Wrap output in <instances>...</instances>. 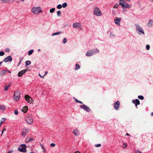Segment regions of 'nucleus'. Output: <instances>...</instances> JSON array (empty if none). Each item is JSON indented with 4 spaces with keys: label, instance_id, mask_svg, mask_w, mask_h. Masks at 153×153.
<instances>
[{
    "label": "nucleus",
    "instance_id": "obj_1",
    "mask_svg": "<svg viewBox=\"0 0 153 153\" xmlns=\"http://www.w3.org/2000/svg\"><path fill=\"white\" fill-rule=\"evenodd\" d=\"M135 25L136 27V32L138 34L140 35L145 34L143 29L140 25L135 24Z\"/></svg>",
    "mask_w": 153,
    "mask_h": 153
},
{
    "label": "nucleus",
    "instance_id": "obj_2",
    "mask_svg": "<svg viewBox=\"0 0 153 153\" xmlns=\"http://www.w3.org/2000/svg\"><path fill=\"white\" fill-rule=\"evenodd\" d=\"M20 98V92L18 91H16L14 93L13 95V100L15 101H18Z\"/></svg>",
    "mask_w": 153,
    "mask_h": 153
},
{
    "label": "nucleus",
    "instance_id": "obj_3",
    "mask_svg": "<svg viewBox=\"0 0 153 153\" xmlns=\"http://www.w3.org/2000/svg\"><path fill=\"white\" fill-rule=\"evenodd\" d=\"M42 11L41 8L39 7H33L31 9V11L34 14H37Z\"/></svg>",
    "mask_w": 153,
    "mask_h": 153
},
{
    "label": "nucleus",
    "instance_id": "obj_4",
    "mask_svg": "<svg viewBox=\"0 0 153 153\" xmlns=\"http://www.w3.org/2000/svg\"><path fill=\"white\" fill-rule=\"evenodd\" d=\"M119 4L121 5L123 9L127 8L130 6L125 1V0H120Z\"/></svg>",
    "mask_w": 153,
    "mask_h": 153
},
{
    "label": "nucleus",
    "instance_id": "obj_5",
    "mask_svg": "<svg viewBox=\"0 0 153 153\" xmlns=\"http://www.w3.org/2000/svg\"><path fill=\"white\" fill-rule=\"evenodd\" d=\"M94 13L95 15L97 16H100L102 15L100 10L97 7L94 8Z\"/></svg>",
    "mask_w": 153,
    "mask_h": 153
},
{
    "label": "nucleus",
    "instance_id": "obj_6",
    "mask_svg": "<svg viewBox=\"0 0 153 153\" xmlns=\"http://www.w3.org/2000/svg\"><path fill=\"white\" fill-rule=\"evenodd\" d=\"M26 146L25 144L21 145L18 148V150L20 152H26Z\"/></svg>",
    "mask_w": 153,
    "mask_h": 153
},
{
    "label": "nucleus",
    "instance_id": "obj_7",
    "mask_svg": "<svg viewBox=\"0 0 153 153\" xmlns=\"http://www.w3.org/2000/svg\"><path fill=\"white\" fill-rule=\"evenodd\" d=\"M25 100L27 101L28 102L31 104L33 102V100L32 98L31 97H30V96H29L28 95H25Z\"/></svg>",
    "mask_w": 153,
    "mask_h": 153
},
{
    "label": "nucleus",
    "instance_id": "obj_8",
    "mask_svg": "<svg viewBox=\"0 0 153 153\" xmlns=\"http://www.w3.org/2000/svg\"><path fill=\"white\" fill-rule=\"evenodd\" d=\"M120 105V102L119 101H116L114 104V109L116 110L118 109Z\"/></svg>",
    "mask_w": 153,
    "mask_h": 153
},
{
    "label": "nucleus",
    "instance_id": "obj_9",
    "mask_svg": "<svg viewBox=\"0 0 153 153\" xmlns=\"http://www.w3.org/2000/svg\"><path fill=\"white\" fill-rule=\"evenodd\" d=\"M81 108L83 109L86 111L89 112L91 111L90 108L88 107L87 106L85 105H82L80 106Z\"/></svg>",
    "mask_w": 153,
    "mask_h": 153
},
{
    "label": "nucleus",
    "instance_id": "obj_10",
    "mask_svg": "<svg viewBox=\"0 0 153 153\" xmlns=\"http://www.w3.org/2000/svg\"><path fill=\"white\" fill-rule=\"evenodd\" d=\"M27 71H28V69H27L21 71L18 73V76L19 77L22 76Z\"/></svg>",
    "mask_w": 153,
    "mask_h": 153
},
{
    "label": "nucleus",
    "instance_id": "obj_11",
    "mask_svg": "<svg viewBox=\"0 0 153 153\" xmlns=\"http://www.w3.org/2000/svg\"><path fill=\"white\" fill-rule=\"evenodd\" d=\"M26 120L27 123L29 124H31L33 123V119L31 117H27Z\"/></svg>",
    "mask_w": 153,
    "mask_h": 153
},
{
    "label": "nucleus",
    "instance_id": "obj_12",
    "mask_svg": "<svg viewBox=\"0 0 153 153\" xmlns=\"http://www.w3.org/2000/svg\"><path fill=\"white\" fill-rule=\"evenodd\" d=\"M28 132V129L27 128H23L22 132V136L25 137L27 134Z\"/></svg>",
    "mask_w": 153,
    "mask_h": 153
},
{
    "label": "nucleus",
    "instance_id": "obj_13",
    "mask_svg": "<svg viewBox=\"0 0 153 153\" xmlns=\"http://www.w3.org/2000/svg\"><path fill=\"white\" fill-rule=\"evenodd\" d=\"M73 27L74 28L77 29L80 28L81 25L79 23L76 22L73 24Z\"/></svg>",
    "mask_w": 153,
    "mask_h": 153
},
{
    "label": "nucleus",
    "instance_id": "obj_14",
    "mask_svg": "<svg viewBox=\"0 0 153 153\" xmlns=\"http://www.w3.org/2000/svg\"><path fill=\"white\" fill-rule=\"evenodd\" d=\"M132 102L135 105V106L137 108V105H139L140 104V101L137 99H136L135 100H133L132 101Z\"/></svg>",
    "mask_w": 153,
    "mask_h": 153
},
{
    "label": "nucleus",
    "instance_id": "obj_15",
    "mask_svg": "<svg viewBox=\"0 0 153 153\" xmlns=\"http://www.w3.org/2000/svg\"><path fill=\"white\" fill-rule=\"evenodd\" d=\"M85 55L87 56H90L93 55V52L91 51V50L87 51Z\"/></svg>",
    "mask_w": 153,
    "mask_h": 153
},
{
    "label": "nucleus",
    "instance_id": "obj_16",
    "mask_svg": "<svg viewBox=\"0 0 153 153\" xmlns=\"http://www.w3.org/2000/svg\"><path fill=\"white\" fill-rule=\"evenodd\" d=\"M73 133L75 135L77 136L79 135L80 134L79 130L77 129H76L74 130Z\"/></svg>",
    "mask_w": 153,
    "mask_h": 153
},
{
    "label": "nucleus",
    "instance_id": "obj_17",
    "mask_svg": "<svg viewBox=\"0 0 153 153\" xmlns=\"http://www.w3.org/2000/svg\"><path fill=\"white\" fill-rule=\"evenodd\" d=\"M91 50V51L93 52V55L99 52V51L97 48H94L93 50Z\"/></svg>",
    "mask_w": 153,
    "mask_h": 153
},
{
    "label": "nucleus",
    "instance_id": "obj_18",
    "mask_svg": "<svg viewBox=\"0 0 153 153\" xmlns=\"http://www.w3.org/2000/svg\"><path fill=\"white\" fill-rule=\"evenodd\" d=\"M28 110V108L26 106H25L23 108H22V112L26 113Z\"/></svg>",
    "mask_w": 153,
    "mask_h": 153
},
{
    "label": "nucleus",
    "instance_id": "obj_19",
    "mask_svg": "<svg viewBox=\"0 0 153 153\" xmlns=\"http://www.w3.org/2000/svg\"><path fill=\"white\" fill-rule=\"evenodd\" d=\"M153 24V21L152 20H150L148 24V27H151Z\"/></svg>",
    "mask_w": 153,
    "mask_h": 153
},
{
    "label": "nucleus",
    "instance_id": "obj_20",
    "mask_svg": "<svg viewBox=\"0 0 153 153\" xmlns=\"http://www.w3.org/2000/svg\"><path fill=\"white\" fill-rule=\"evenodd\" d=\"M34 140V139L33 138H27L26 139V143H29Z\"/></svg>",
    "mask_w": 153,
    "mask_h": 153
},
{
    "label": "nucleus",
    "instance_id": "obj_21",
    "mask_svg": "<svg viewBox=\"0 0 153 153\" xmlns=\"http://www.w3.org/2000/svg\"><path fill=\"white\" fill-rule=\"evenodd\" d=\"M121 20H114L115 23L117 25H120V22Z\"/></svg>",
    "mask_w": 153,
    "mask_h": 153
},
{
    "label": "nucleus",
    "instance_id": "obj_22",
    "mask_svg": "<svg viewBox=\"0 0 153 153\" xmlns=\"http://www.w3.org/2000/svg\"><path fill=\"white\" fill-rule=\"evenodd\" d=\"M75 66L76 67L74 68L75 70H77L80 68V66L79 64H76Z\"/></svg>",
    "mask_w": 153,
    "mask_h": 153
},
{
    "label": "nucleus",
    "instance_id": "obj_23",
    "mask_svg": "<svg viewBox=\"0 0 153 153\" xmlns=\"http://www.w3.org/2000/svg\"><path fill=\"white\" fill-rule=\"evenodd\" d=\"M10 61V56L7 57L4 60V61L5 62H7Z\"/></svg>",
    "mask_w": 153,
    "mask_h": 153
},
{
    "label": "nucleus",
    "instance_id": "obj_24",
    "mask_svg": "<svg viewBox=\"0 0 153 153\" xmlns=\"http://www.w3.org/2000/svg\"><path fill=\"white\" fill-rule=\"evenodd\" d=\"M34 50L33 49H31L28 52V54L29 56L31 55L33 52Z\"/></svg>",
    "mask_w": 153,
    "mask_h": 153
},
{
    "label": "nucleus",
    "instance_id": "obj_25",
    "mask_svg": "<svg viewBox=\"0 0 153 153\" xmlns=\"http://www.w3.org/2000/svg\"><path fill=\"white\" fill-rule=\"evenodd\" d=\"M61 33V31H59L58 32L54 33H53L52 34V36H55V35H58L60 34Z\"/></svg>",
    "mask_w": 153,
    "mask_h": 153
},
{
    "label": "nucleus",
    "instance_id": "obj_26",
    "mask_svg": "<svg viewBox=\"0 0 153 153\" xmlns=\"http://www.w3.org/2000/svg\"><path fill=\"white\" fill-rule=\"evenodd\" d=\"M31 63L30 61L29 60H27L25 62V65L28 66L30 65Z\"/></svg>",
    "mask_w": 153,
    "mask_h": 153
},
{
    "label": "nucleus",
    "instance_id": "obj_27",
    "mask_svg": "<svg viewBox=\"0 0 153 153\" xmlns=\"http://www.w3.org/2000/svg\"><path fill=\"white\" fill-rule=\"evenodd\" d=\"M5 107L3 105H0V110L3 111L5 109Z\"/></svg>",
    "mask_w": 153,
    "mask_h": 153
},
{
    "label": "nucleus",
    "instance_id": "obj_28",
    "mask_svg": "<svg viewBox=\"0 0 153 153\" xmlns=\"http://www.w3.org/2000/svg\"><path fill=\"white\" fill-rule=\"evenodd\" d=\"M138 98L139 99L141 100H143L144 99V97L143 96L141 95H139L138 97Z\"/></svg>",
    "mask_w": 153,
    "mask_h": 153
},
{
    "label": "nucleus",
    "instance_id": "obj_29",
    "mask_svg": "<svg viewBox=\"0 0 153 153\" xmlns=\"http://www.w3.org/2000/svg\"><path fill=\"white\" fill-rule=\"evenodd\" d=\"M67 6V4L65 2L63 3L62 4V6L63 8H65Z\"/></svg>",
    "mask_w": 153,
    "mask_h": 153
},
{
    "label": "nucleus",
    "instance_id": "obj_30",
    "mask_svg": "<svg viewBox=\"0 0 153 153\" xmlns=\"http://www.w3.org/2000/svg\"><path fill=\"white\" fill-rule=\"evenodd\" d=\"M0 1L2 3H6L9 1V0H0Z\"/></svg>",
    "mask_w": 153,
    "mask_h": 153
},
{
    "label": "nucleus",
    "instance_id": "obj_31",
    "mask_svg": "<svg viewBox=\"0 0 153 153\" xmlns=\"http://www.w3.org/2000/svg\"><path fill=\"white\" fill-rule=\"evenodd\" d=\"M5 121V119L4 118H2L0 124L1 125L2 123L4 122Z\"/></svg>",
    "mask_w": 153,
    "mask_h": 153
},
{
    "label": "nucleus",
    "instance_id": "obj_32",
    "mask_svg": "<svg viewBox=\"0 0 153 153\" xmlns=\"http://www.w3.org/2000/svg\"><path fill=\"white\" fill-rule=\"evenodd\" d=\"M55 10V8H52L50 10V13H53Z\"/></svg>",
    "mask_w": 153,
    "mask_h": 153
},
{
    "label": "nucleus",
    "instance_id": "obj_33",
    "mask_svg": "<svg viewBox=\"0 0 153 153\" xmlns=\"http://www.w3.org/2000/svg\"><path fill=\"white\" fill-rule=\"evenodd\" d=\"M67 42V39L66 38H64L63 40V43L64 44L66 43Z\"/></svg>",
    "mask_w": 153,
    "mask_h": 153
},
{
    "label": "nucleus",
    "instance_id": "obj_34",
    "mask_svg": "<svg viewBox=\"0 0 153 153\" xmlns=\"http://www.w3.org/2000/svg\"><path fill=\"white\" fill-rule=\"evenodd\" d=\"M62 5L61 4H59L57 5V7L58 9H60L62 8Z\"/></svg>",
    "mask_w": 153,
    "mask_h": 153
},
{
    "label": "nucleus",
    "instance_id": "obj_35",
    "mask_svg": "<svg viewBox=\"0 0 153 153\" xmlns=\"http://www.w3.org/2000/svg\"><path fill=\"white\" fill-rule=\"evenodd\" d=\"M57 15L58 16H60L61 15V12L60 11H58L57 12Z\"/></svg>",
    "mask_w": 153,
    "mask_h": 153
},
{
    "label": "nucleus",
    "instance_id": "obj_36",
    "mask_svg": "<svg viewBox=\"0 0 153 153\" xmlns=\"http://www.w3.org/2000/svg\"><path fill=\"white\" fill-rule=\"evenodd\" d=\"M127 146V145L125 143H123V148L124 149V148H126V147Z\"/></svg>",
    "mask_w": 153,
    "mask_h": 153
},
{
    "label": "nucleus",
    "instance_id": "obj_37",
    "mask_svg": "<svg viewBox=\"0 0 153 153\" xmlns=\"http://www.w3.org/2000/svg\"><path fill=\"white\" fill-rule=\"evenodd\" d=\"M9 86V85H8V86H5L4 87V90L7 91L8 90Z\"/></svg>",
    "mask_w": 153,
    "mask_h": 153
},
{
    "label": "nucleus",
    "instance_id": "obj_38",
    "mask_svg": "<svg viewBox=\"0 0 153 153\" xmlns=\"http://www.w3.org/2000/svg\"><path fill=\"white\" fill-rule=\"evenodd\" d=\"M6 73V71L5 70H3L1 72V74L2 75H3L4 74H5Z\"/></svg>",
    "mask_w": 153,
    "mask_h": 153
},
{
    "label": "nucleus",
    "instance_id": "obj_39",
    "mask_svg": "<svg viewBox=\"0 0 153 153\" xmlns=\"http://www.w3.org/2000/svg\"><path fill=\"white\" fill-rule=\"evenodd\" d=\"M4 53L3 51H1L0 52V56H3L4 55Z\"/></svg>",
    "mask_w": 153,
    "mask_h": 153
},
{
    "label": "nucleus",
    "instance_id": "obj_40",
    "mask_svg": "<svg viewBox=\"0 0 153 153\" xmlns=\"http://www.w3.org/2000/svg\"><path fill=\"white\" fill-rule=\"evenodd\" d=\"M50 146L51 147H54L56 146V144H54V143H52L51 144Z\"/></svg>",
    "mask_w": 153,
    "mask_h": 153
},
{
    "label": "nucleus",
    "instance_id": "obj_41",
    "mask_svg": "<svg viewBox=\"0 0 153 153\" xmlns=\"http://www.w3.org/2000/svg\"><path fill=\"white\" fill-rule=\"evenodd\" d=\"M114 36V35L111 33H110V37H111L113 38Z\"/></svg>",
    "mask_w": 153,
    "mask_h": 153
},
{
    "label": "nucleus",
    "instance_id": "obj_42",
    "mask_svg": "<svg viewBox=\"0 0 153 153\" xmlns=\"http://www.w3.org/2000/svg\"><path fill=\"white\" fill-rule=\"evenodd\" d=\"M150 46L148 45H146V49L147 50H149L150 49Z\"/></svg>",
    "mask_w": 153,
    "mask_h": 153
},
{
    "label": "nucleus",
    "instance_id": "obj_43",
    "mask_svg": "<svg viewBox=\"0 0 153 153\" xmlns=\"http://www.w3.org/2000/svg\"><path fill=\"white\" fill-rule=\"evenodd\" d=\"M24 57H21L19 58V62H22L23 59Z\"/></svg>",
    "mask_w": 153,
    "mask_h": 153
},
{
    "label": "nucleus",
    "instance_id": "obj_44",
    "mask_svg": "<svg viewBox=\"0 0 153 153\" xmlns=\"http://www.w3.org/2000/svg\"><path fill=\"white\" fill-rule=\"evenodd\" d=\"M24 57H21L19 58V62H22L23 59Z\"/></svg>",
    "mask_w": 153,
    "mask_h": 153
},
{
    "label": "nucleus",
    "instance_id": "obj_45",
    "mask_svg": "<svg viewBox=\"0 0 153 153\" xmlns=\"http://www.w3.org/2000/svg\"><path fill=\"white\" fill-rule=\"evenodd\" d=\"M101 146V144H98L95 145V146L96 147H99Z\"/></svg>",
    "mask_w": 153,
    "mask_h": 153
},
{
    "label": "nucleus",
    "instance_id": "obj_46",
    "mask_svg": "<svg viewBox=\"0 0 153 153\" xmlns=\"http://www.w3.org/2000/svg\"><path fill=\"white\" fill-rule=\"evenodd\" d=\"M14 114L15 115H17L18 114V111L16 110H15L14 111Z\"/></svg>",
    "mask_w": 153,
    "mask_h": 153
},
{
    "label": "nucleus",
    "instance_id": "obj_47",
    "mask_svg": "<svg viewBox=\"0 0 153 153\" xmlns=\"http://www.w3.org/2000/svg\"><path fill=\"white\" fill-rule=\"evenodd\" d=\"M119 4H116L114 6V8H117L118 7V6H119Z\"/></svg>",
    "mask_w": 153,
    "mask_h": 153
},
{
    "label": "nucleus",
    "instance_id": "obj_48",
    "mask_svg": "<svg viewBox=\"0 0 153 153\" xmlns=\"http://www.w3.org/2000/svg\"><path fill=\"white\" fill-rule=\"evenodd\" d=\"M136 153H142L141 151L138 150L136 151L135 152Z\"/></svg>",
    "mask_w": 153,
    "mask_h": 153
},
{
    "label": "nucleus",
    "instance_id": "obj_49",
    "mask_svg": "<svg viewBox=\"0 0 153 153\" xmlns=\"http://www.w3.org/2000/svg\"><path fill=\"white\" fill-rule=\"evenodd\" d=\"M40 145L42 149H44L45 148L43 145L40 144Z\"/></svg>",
    "mask_w": 153,
    "mask_h": 153
},
{
    "label": "nucleus",
    "instance_id": "obj_50",
    "mask_svg": "<svg viewBox=\"0 0 153 153\" xmlns=\"http://www.w3.org/2000/svg\"><path fill=\"white\" fill-rule=\"evenodd\" d=\"M74 100H75V101H76V103H78V102H79V100H77V99H76L75 98H74Z\"/></svg>",
    "mask_w": 153,
    "mask_h": 153
},
{
    "label": "nucleus",
    "instance_id": "obj_51",
    "mask_svg": "<svg viewBox=\"0 0 153 153\" xmlns=\"http://www.w3.org/2000/svg\"><path fill=\"white\" fill-rule=\"evenodd\" d=\"M5 51L6 52H8L9 51V48H7L6 49Z\"/></svg>",
    "mask_w": 153,
    "mask_h": 153
},
{
    "label": "nucleus",
    "instance_id": "obj_52",
    "mask_svg": "<svg viewBox=\"0 0 153 153\" xmlns=\"http://www.w3.org/2000/svg\"><path fill=\"white\" fill-rule=\"evenodd\" d=\"M48 73V72L47 71H46L45 72V74L44 76H45V75H46Z\"/></svg>",
    "mask_w": 153,
    "mask_h": 153
},
{
    "label": "nucleus",
    "instance_id": "obj_53",
    "mask_svg": "<svg viewBox=\"0 0 153 153\" xmlns=\"http://www.w3.org/2000/svg\"><path fill=\"white\" fill-rule=\"evenodd\" d=\"M39 75L41 77H42V78H43L44 77V76H42L41 74H39Z\"/></svg>",
    "mask_w": 153,
    "mask_h": 153
},
{
    "label": "nucleus",
    "instance_id": "obj_54",
    "mask_svg": "<svg viewBox=\"0 0 153 153\" xmlns=\"http://www.w3.org/2000/svg\"><path fill=\"white\" fill-rule=\"evenodd\" d=\"M21 63V62H19V63L18 64V65H17V66H19L20 65V64Z\"/></svg>",
    "mask_w": 153,
    "mask_h": 153
},
{
    "label": "nucleus",
    "instance_id": "obj_55",
    "mask_svg": "<svg viewBox=\"0 0 153 153\" xmlns=\"http://www.w3.org/2000/svg\"><path fill=\"white\" fill-rule=\"evenodd\" d=\"M43 152L44 153H45L46 152V150H45V149L44 148V149H43Z\"/></svg>",
    "mask_w": 153,
    "mask_h": 153
},
{
    "label": "nucleus",
    "instance_id": "obj_56",
    "mask_svg": "<svg viewBox=\"0 0 153 153\" xmlns=\"http://www.w3.org/2000/svg\"><path fill=\"white\" fill-rule=\"evenodd\" d=\"M12 60V57L10 56V62H11Z\"/></svg>",
    "mask_w": 153,
    "mask_h": 153
},
{
    "label": "nucleus",
    "instance_id": "obj_57",
    "mask_svg": "<svg viewBox=\"0 0 153 153\" xmlns=\"http://www.w3.org/2000/svg\"><path fill=\"white\" fill-rule=\"evenodd\" d=\"M74 153H80L79 152H75Z\"/></svg>",
    "mask_w": 153,
    "mask_h": 153
},
{
    "label": "nucleus",
    "instance_id": "obj_58",
    "mask_svg": "<svg viewBox=\"0 0 153 153\" xmlns=\"http://www.w3.org/2000/svg\"><path fill=\"white\" fill-rule=\"evenodd\" d=\"M79 103H80L81 104H82V102L81 101H79Z\"/></svg>",
    "mask_w": 153,
    "mask_h": 153
},
{
    "label": "nucleus",
    "instance_id": "obj_59",
    "mask_svg": "<svg viewBox=\"0 0 153 153\" xmlns=\"http://www.w3.org/2000/svg\"><path fill=\"white\" fill-rule=\"evenodd\" d=\"M5 130H6L5 128H4L3 129V131H5Z\"/></svg>",
    "mask_w": 153,
    "mask_h": 153
},
{
    "label": "nucleus",
    "instance_id": "obj_60",
    "mask_svg": "<svg viewBox=\"0 0 153 153\" xmlns=\"http://www.w3.org/2000/svg\"><path fill=\"white\" fill-rule=\"evenodd\" d=\"M151 115L152 116H153V112L151 113Z\"/></svg>",
    "mask_w": 153,
    "mask_h": 153
},
{
    "label": "nucleus",
    "instance_id": "obj_61",
    "mask_svg": "<svg viewBox=\"0 0 153 153\" xmlns=\"http://www.w3.org/2000/svg\"><path fill=\"white\" fill-rule=\"evenodd\" d=\"M126 135H127V136H129L130 135L129 134H127Z\"/></svg>",
    "mask_w": 153,
    "mask_h": 153
},
{
    "label": "nucleus",
    "instance_id": "obj_62",
    "mask_svg": "<svg viewBox=\"0 0 153 153\" xmlns=\"http://www.w3.org/2000/svg\"><path fill=\"white\" fill-rule=\"evenodd\" d=\"M116 19H120V18H116Z\"/></svg>",
    "mask_w": 153,
    "mask_h": 153
},
{
    "label": "nucleus",
    "instance_id": "obj_63",
    "mask_svg": "<svg viewBox=\"0 0 153 153\" xmlns=\"http://www.w3.org/2000/svg\"><path fill=\"white\" fill-rule=\"evenodd\" d=\"M40 49H39L38 50V51H40Z\"/></svg>",
    "mask_w": 153,
    "mask_h": 153
},
{
    "label": "nucleus",
    "instance_id": "obj_64",
    "mask_svg": "<svg viewBox=\"0 0 153 153\" xmlns=\"http://www.w3.org/2000/svg\"><path fill=\"white\" fill-rule=\"evenodd\" d=\"M3 131H2V134H1V135L3 133Z\"/></svg>",
    "mask_w": 153,
    "mask_h": 153
}]
</instances>
